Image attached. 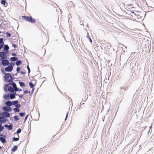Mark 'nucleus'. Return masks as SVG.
I'll use <instances>...</instances> for the list:
<instances>
[{
    "label": "nucleus",
    "mask_w": 154,
    "mask_h": 154,
    "mask_svg": "<svg viewBox=\"0 0 154 154\" xmlns=\"http://www.w3.org/2000/svg\"><path fill=\"white\" fill-rule=\"evenodd\" d=\"M14 89L15 88H13L12 86H4V90L5 92H7L8 91H9L10 92L15 91Z\"/></svg>",
    "instance_id": "nucleus-5"
},
{
    "label": "nucleus",
    "mask_w": 154,
    "mask_h": 154,
    "mask_svg": "<svg viewBox=\"0 0 154 154\" xmlns=\"http://www.w3.org/2000/svg\"><path fill=\"white\" fill-rule=\"evenodd\" d=\"M2 115L5 117L8 118L10 116V113L8 112L4 111L2 112Z\"/></svg>",
    "instance_id": "nucleus-10"
},
{
    "label": "nucleus",
    "mask_w": 154,
    "mask_h": 154,
    "mask_svg": "<svg viewBox=\"0 0 154 154\" xmlns=\"http://www.w3.org/2000/svg\"><path fill=\"white\" fill-rule=\"evenodd\" d=\"M13 110L14 111V113L19 112L20 111V110L19 109V108H13Z\"/></svg>",
    "instance_id": "nucleus-30"
},
{
    "label": "nucleus",
    "mask_w": 154,
    "mask_h": 154,
    "mask_svg": "<svg viewBox=\"0 0 154 154\" xmlns=\"http://www.w3.org/2000/svg\"><path fill=\"white\" fill-rule=\"evenodd\" d=\"M22 17L26 21L32 23H35L36 20L33 18L31 16H28L25 15L22 16Z\"/></svg>",
    "instance_id": "nucleus-2"
},
{
    "label": "nucleus",
    "mask_w": 154,
    "mask_h": 154,
    "mask_svg": "<svg viewBox=\"0 0 154 154\" xmlns=\"http://www.w3.org/2000/svg\"><path fill=\"white\" fill-rule=\"evenodd\" d=\"M22 61L20 60H18L15 63V64L17 66H19L21 63Z\"/></svg>",
    "instance_id": "nucleus-23"
},
{
    "label": "nucleus",
    "mask_w": 154,
    "mask_h": 154,
    "mask_svg": "<svg viewBox=\"0 0 154 154\" xmlns=\"http://www.w3.org/2000/svg\"><path fill=\"white\" fill-rule=\"evenodd\" d=\"M0 66L2 64L3 66H7L9 65V61L6 59L1 58L0 59Z\"/></svg>",
    "instance_id": "nucleus-3"
},
{
    "label": "nucleus",
    "mask_w": 154,
    "mask_h": 154,
    "mask_svg": "<svg viewBox=\"0 0 154 154\" xmlns=\"http://www.w3.org/2000/svg\"><path fill=\"white\" fill-rule=\"evenodd\" d=\"M19 84L20 86L21 87H25L26 86V85L25 84V83L23 82H22L20 81L19 82Z\"/></svg>",
    "instance_id": "nucleus-22"
},
{
    "label": "nucleus",
    "mask_w": 154,
    "mask_h": 154,
    "mask_svg": "<svg viewBox=\"0 0 154 154\" xmlns=\"http://www.w3.org/2000/svg\"><path fill=\"white\" fill-rule=\"evenodd\" d=\"M18 59L17 57H12L10 58V60L11 62L16 61Z\"/></svg>",
    "instance_id": "nucleus-15"
},
{
    "label": "nucleus",
    "mask_w": 154,
    "mask_h": 154,
    "mask_svg": "<svg viewBox=\"0 0 154 154\" xmlns=\"http://www.w3.org/2000/svg\"><path fill=\"white\" fill-rule=\"evenodd\" d=\"M18 149L17 146V145H14L11 149V151L12 152H15Z\"/></svg>",
    "instance_id": "nucleus-17"
},
{
    "label": "nucleus",
    "mask_w": 154,
    "mask_h": 154,
    "mask_svg": "<svg viewBox=\"0 0 154 154\" xmlns=\"http://www.w3.org/2000/svg\"><path fill=\"white\" fill-rule=\"evenodd\" d=\"M3 98L5 100H9L10 99L9 94H8V93L7 94H4Z\"/></svg>",
    "instance_id": "nucleus-12"
},
{
    "label": "nucleus",
    "mask_w": 154,
    "mask_h": 154,
    "mask_svg": "<svg viewBox=\"0 0 154 154\" xmlns=\"http://www.w3.org/2000/svg\"><path fill=\"white\" fill-rule=\"evenodd\" d=\"M15 108H17L19 109L20 108V107L21 106V105L20 104H18L17 103L16 104V105H15Z\"/></svg>",
    "instance_id": "nucleus-34"
},
{
    "label": "nucleus",
    "mask_w": 154,
    "mask_h": 154,
    "mask_svg": "<svg viewBox=\"0 0 154 154\" xmlns=\"http://www.w3.org/2000/svg\"><path fill=\"white\" fill-rule=\"evenodd\" d=\"M131 84V82H130V80H129L128 82H126V84L125 85V86L128 88L129 87Z\"/></svg>",
    "instance_id": "nucleus-21"
},
{
    "label": "nucleus",
    "mask_w": 154,
    "mask_h": 154,
    "mask_svg": "<svg viewBox=\"0 0 154 154\" xmlns=\"http://www.w3.org/2000/svg\"><path fill=\"white\" fill-rule=\"evenodd\" d=\"M5 104L6 105V106H12L11 101H10L8 100L5 102Z\"/></svg>",
    "instance_id": "nucleus-16"
},
{
    "label": "nucleus",
    "mask_w": 154,
    "mask_h": 154,
    "mask_svg": "<svg viewBox=\"0 0 154 154\" xmlns=\"http://www.w3.org/2000/svg\"><path fill=\"white\" fill-rule=\"evenodd\" d=\"M0 140L2 143H6L5 139L4 138H3V137H2L1 136H0Z\"/></svg>",
    "instance_id": "nucleus-19"
},
{
    "label": "nucleus",
    "mask_w": 154,
    "mask_h": 154,
    "mask_svg": "<svg viewBox=\"0 0 154 154\" xmlns=\"http://www.w3.org/2000/svg\"><path fill=\"white\" fill-rule=\"evenodd\" d=\"M2 114L1 112H0V118H1L2 116Z\"/></svg>",
    "instance_id": "nucleus-51"
},
{
    "label": "nucleus",
    "mask_w": 154,
    "mask_h": 154,
    "mask_svg": "<svg viewBox=\"0 0 154 154\" xmlns=\"http://www.w3.org/2000/svg\"><path fill=\"white\" fill-rule=\"evenodd\" d=\"M34 80H35V83L34 84H33L32 82H29V85L30 86V88H32L34 87V86L36 84L37 82V80H35V79H34Z\"/></svg>",
    "instance_id": "nucleus-13"
},
{
    "label": "nucleus",
    "mask_w": 154,
    "mask_h": 154,
    "mask_svg": "<svg viewBox=\"0 0 154 154\" xmlns=\"http://www.w3.org/2000/svg\"><path fill=\"white\" fill-rule=\"evenodd\" d=\"M1 71L3 74L5 75L4 76L5 81L8 82H9V81L13 80V77L10 73H6L4 70H3L2 69Z\"/></svg>",
    "instance_id": "nucleus-1"
},
{
    "label": "nucleus",
    "mask_w": 154,
    "mask_h": 154,
    "mask_svg": "<svg viewBox=\"0 0 154 154\" xmlns=\"http://www.w3.org/2000/svg\"><path fill=\"white\" fill-rule=\"evenodd\" d=\"M152 125H151L150 127H149V129L150 130V129H151V128H152Z\"/></svg>",
    "instance_id": "nucleus-53"
},
{
    "label": "nucleus",
    "mask_w": 154,
    "mask_h": 154,
    "mask_svg": "<svg viewBox=\"0 0 154 154\" xmlns=\"http://www.w3.org/2000/svg\"><path fill=\"white\" fill-rule=\"evenodd\" d=\"M9 49V47L8 45H5L4 46V48L2 50V51H9L8 50Z\"/></svg>",
    "instance_id": "nucleus-18"
},
{
    "label": "nucleus",
    "mask_w": 154,
    "mask_h": 154,
    "mask_svg": "<svg viewBox=\"0 0 154 154\" xmlns=\"http://www.w3.org/2000/svg\"><path fill=\"white\" fill-rule=\"evenodd\" d=\"M11 55L12 56L16 57L17 56V54L15 53H12L11 54Z\"/></svg>",
    "instance_id": "nucleus-42"
},
{
    "label": "nucleus",
    "mask_w": 154,
    "mask_h": 154,
    "mask_svg": "<svg viewBox=\"0 0 154 154\" xmlns=\"http://www.w3.org/2000/svg\"><path fill=\"white\" fill-rule=\"evenodd\" d=\"M19 94H17L16 93V96H19Z\"/></svg>",
    "instance_id": "nucleus-57"
},
{
    "label": "nucleus",
    "mask_w": 154,
    "mask_h": 154,
    "mask_svg": "<svg viewBox=\"0 0 154 154\" xmlns=\"http://www.w3.org/2000/svg\"><path fill=\"white\" fill-rule=\"evenodd\" d=\"M13 69V68L10 66V65H8V66L6 67L5 68V70L7 72H11Z\"/></svg>",
    "instance_id": "nucleus-11"
},
{
    "label": "nucleus",
    "mask_w": 154,
    "mask_h": 154,
    "mask_svg": "<svg viewBox=\"0 0 154 154\" xmlns=\"http://www.w3.org/2000/svg\"><path fill=\"white\" fill-rule=\"evenodd\" d=\"M32 88V90H31V94H33L34 91V90H35V88L34 87H33V88Z\"/></svg>",
    "instance_id": "nucleus-45"
},
{
    "label": "nucleus",
    "mask_w": 154,
    "mask_h": 154,
    "mask_svg": "<svg viewBox=\"0 0 154 154\" xmlns=\"http://www.w3.org/2000/svg\"><path fill=\"white\" fill-rule=\"evenodd\" d=\"M8 82V83L5 84L4 85V86H11V85L13 88H15V87L17 86V85L13 81V80H11V81H9V82Z\"/></svg>",
    "instance_id": "nucleus-6"
},
{
    "label": "nucleus",
    "mask_w": 154,
    "mask_h": 154,
    "mask_svg": "<svg viewBox=\"0 0 154 154\" xmlns=\"http://www.w3.org/2000/svg\"><path fill=\"white\" fill-rule=\"evenodd\" d=\"M9 51H4L0 52V58L7 59L8 56H7V54L9 53Z\"/></svg>",
    "instance_id": "nucleus-4"
},
{
    "label": "nucleus",
    "mask_w": 154,
    "mask_h": 154,
    "mask_svg": "<svg viewBox=\"0 0 154 154\" xmlns=\"http://www.w3.org/2000/svg\"><path fill=\"white\" fill-rule=\"evenodd\" d=\"M14 121H17L19 119V117L16 115H15L14 117Z\"/></svg>",
    "instance_id": "nucleus-33"
},
{
    "label": "nucleus",
    "mask_w": 154,
    "mask_h": 154,
    "mask_svg": "<svg viewBox=\"0 0 154 154\" xmlns=\"http://www.w3.org/2000/svg\"><path fill=\"white\" fill-rule=\"evenodd\" d=\"M146 13H145V16H144L145 17L146 16Z\"/></svg>",
    "instance_id": "nucleus-63"
},
{
    "label": "nucleus",
    "mask_w": 154,
    "mask_h": 154,
    "mask_svg": "<svg viewBox=\"0 0 154 154\" xmlns=\"http://www.w3.org/2000/svg\"><path fill=\"white\" fill-rule=\"evenodd\" d=\"M4 127L7 129H8V130H12L13 129V125L12 123H10V124L9 125L5 124L4 125Z\"/></svg>",
    "instance_id": "nucleus-9"
},
{
    "label": "nucleus",
    "mask_w": 154,
    "mask_h": 154,
    "mask_svg": "<svg viewBox=\"0 0 154 154\" xmlns=\"http://www.w3.org/2000/svg\"><path fill=\"white\" fill-rule=\"evenodd\" d=\"M12 47H13L14 48H17V45L14 44H12Z\"/></svg>",
    "instance_id": "nucleus-44"
},
{
    "label": "nucleus",
    "mask_w": 154,
    "mask_h": 154,
    "mask_svg": "<svg viewBox=\"0 0 154 154\" xmlns=\"http://www.w3.org/2000/svg\"><path fill=\"white\" fill-rule=\"evenodd\" d=\"M20 116L21 117H23L26 115V113L24 112H20L19 113Z\"/></svg>",
    "instance_id": "nucleus-32"
},
{
    "label": "nucleus",
    "mask_w": 154,
    "mask_h": 154,
    "mask_svg": "<svg viewBox=\"0 0 154 154\" xmlns=\"http://www.w3.org/2000/svg\"><path fill=\"white\" fill-rule=\"evenodd\" d=\"M80 103L81 104H82V105L83 104H84V103H82L81 102Z\"/></svg>",
    "instance_id": "nucleus-56"
},
{
    "label": "nucleus",
    "mask_w": 154,
    "mask_h": 154,
    "mask_svg": "<svg viewBox=\"0 0 154 154\" xmlns=\"http://www.w3.org/2000/svg\"><path fill=\"white\" fill-rule=\"evenodd\" d=\"M2 147L0 146V149H2Z\"/></svg>",
    "instance_id": "nucleus-61"
},
{
    "label": "nucleus",
    "mask_w": 154,
    "mask_h": 154,
    "mask_svg": "<svg viewBox=\"0 0 154 154\" xmlns=\"http://www.w3.org/2000/svg\"><path fill=\"white\" fill-rule=\"evenodd\" d=\"M22 91V89L21 88H17V86H16V87H15L14 89V91L15 92L16 91Z\"/></svg>",
    "instance_id": "nucleus-26"
},
{
    "label": "nucleus",
    "mask_w": 154,
    "mask_h": 154,
    "mask_svg": "<svg viewBox=\"0 0 154 154\" xmlns=\"http://www.w3.org/2000/svg\"><path fill=\"white\" fill-rule=\"evenodd\" d=\"M68 116V113L67 112L66 114V118H67Z\"/></svg>",
    "instance_id": "nucleus-52"
},
{
    "label": "nucleus",
    "mask_w": 154,
    "mask_h": 154,
    "mask_svg": "<svg viewBox=\"0 0 154 154\" xmlns=\"http://www.w3.org/2000/svg\"><path fill=\"white\" fill-rule=\"evenodd\" d=\"M4 129V127L2 125V124L0 123V133H1Z\"/></svg>",
    "instance_id": "nucleus-31"
},
{
    "label": "nucleus",
    "mask_w": 154,
    "mask_h": 154,
    "mask_svg": "<svg viewBox=\"0 0 154 154\" xmlns=\"http://www.w3.org/2000/svg\"><path fill=\"white\" fill-rule=\"evenodd\" d=\"M67 119V118H66V117H65V121H66V119Z\"/></svg>",
    "instance_id": "nucleus-58"
},
{
    "label": "nucleus",
    "mask_w": 154,
    "mask_h": 154,
    "mask_svg": "<svg viewBox=\"0 0 154 154\" xmlns=\"http://www.w3.org/2000/svg\"><path fill=\"white\" fill-rule=\"evenodd\" d=\"M109 48H110L111 47V45H110V44H109Z\"/></svg>",
    "instance_id": "nucleus-62"
},
{
    "label": "nucleus",
    "mask_w": 154,
    "mask_h": 154,
    "mask_svg": "<svg viewBox=\"0 0 154 154\" xmlns=\"http://www.w3.org/2000/svg\"><path fill=\"white\" fill-rule=\"evenodd\" d=\"M12 105L15 106L18 103H19L17 100L11 101Z\"/></svg>",
    "instance_id": "nucleus-24"
},
{
    "label": "nucleus",
    "mask_w": 154,
    "mask_h": 154,
    "mask_svg": "<svg viewBox=\"0 0 154 154\" xmlns=\"http://www.w3.org/2000/svg\"><path fill=\"white\" fill-rule=\"evenodd\" d=\"M149 131H150V130H149V131H148V134H149Z\"/></svg>",
    "instance_id": "nucleus-59"
},
{
    "label": "nucleus",
    "mask_w": 154,
    "mask_h": 154,
    "mask_svg": "<svg viewBox=\"0 0 154 154\" xmlns=\"http://www.w3.org/2000/svg\"><path fill=\"white\" fill-rule=\"evenodd\" d=\"M79 106L80 107H81V105H80V106L79 105Z\"/></svg>",
    "instance_id": "nucleus-64"
},
{
    "label": "nucleus",
    "mask_w": 154,
    "mask_h": 154,
    "mask_svg": "<svg viewBox=\"0 0 154 154\" xmlns=\"http://www.w3.org/2000/svg\"><path fill=\"white\" fill-rule=\"evenodd\" d=\"M102 43H101V45H103V43L102 42L103 41H101Z\"/></svg>",
    "instance_id": "nucleus-60"
},
{
    "label": "nucleus",
    "mask_w": 154,
    "mask_h": 154,
    "mask_svg": "<svg viewBox=\"0 0 154 154\" xmlns=\"http://www.w3.org/2000/svg\"><path fill=\"white\" fill-rule=\"evenodd\" d=\"M9 63L11 64L10 66L13 68V67L15 65V63Z\"/></svg>",
    "instance_id": "nucleus-41"
},
{
    "label": "nucleus",
    "mask_w": 154,
    "mask_h": 154,
    "mask_svg": "<svg viewBox=\"0 0 154 154\" xmlns=\"http://www.w3.org/2000/svg\"><path fill=\"white\" fill-rule=\"evenodd\" d=\"M1 3L5 7H6L8 4L7 3V1L5 0H1Z\"/></svg>",
    "instance_id": "nucleus-14"
},
{
    "label": "nucleus",
    "mask_w": 154,
    "mask_h": 154,
    "mask_svg": "<svg viewBox=\"0 0 154 154\" xmlns=\"http://www.w3.org/2000/svg\"><path fill=\"white\" fill-rule=\"evenodd\" d=\"M3 46L2 45H0V51L3 48Z\"/></svg>",
    "instance_id": "nucleus-49"
},
{
    "label": "nucleus",
    "mask_w": 154,
    "mask_h": 154,
    "mask_svg": "<svg viewBox=\"0 0 154 154\" xmlns=\"http://www.w3.org/2000/svg\"><path fill=\"white\" fill-rule=\"evenodd\" d=\"M4 44V41L3 39L2 38H0V45H2L3 46Z\"/></svg>",
    "instance_id": "nucleus-28"
},
{
    "label": "nucleus",
    "mask_w": 154,
    "mask_h": 154,
    "mask_svg": "<svg viewBox=\"0 0 154 154\" xmlns=\"http://www.w3.org/2000/svg\"><path fill=\"white\" fill-rule=\"evenodd\" d=\"M27 68L28 70V74L29 75V73L30 72V69L29 67V65H28L27 66Z\"/></svg>",
    "instance_id": "nucleus-35"
},
{
    "label": "nucleus",
    "mask_w": 154,
    "mask_h": 154,
    "mask_svg": "<svg viewBox=\"0 0 154 154\" xmlns=\"http://www.w3.org/2000/svg\"><path fill=\"white\" fill-rule=\"evenodd\" d=\"M21 69V68L20 67H17V69H16V71L17 73H19L20 72V70Z\"/></svg>",
    "instance_id": "nucleus-39"
},
{
    "label": "nucleus",
    "mask_w": 154,
    "mask_h": 154,
    "mask_svg": "<svg viewBox=\"0 0 154 154\" xmlns=\"http://www.w3.org/2000/svg\"><path fill=\"white\" fill-rule=\"evenodd\" d=\"M9 109H8V112H11L12 111V109H11V108L10 107V106H9V108H8Z\"/></svg>",
    "instance_id": "nucleus-47"
},
{
    "label": "nucleus",
    "mask_w": 154,
    "mask_h": 154,
    "mask_svg": "<svg viewBox=\"0 0 154 154\" xmlns=\"http://www.w3.org/2000/svg\"><path fill=\"white\" fill-rule=\"evenodd\" d=\"M19 97L20 98H22L23 97V94L19 95Z\"/></svg>",
    "instance_id": "nucleus-46"
},
{
    "label": "nucleus",
    "mask_w": 154,
    "mask_h": 154,
    "mask_svg": "<svg viewBox=\"0 0 154 154\" xmlns=\"http://www.w3.org/2000/svg\"><path fill=\"white\" fill-rule=\"evenodd\" d=\"M87 34L88 35L86 36V37L89 39L90 42L92 44V40L90 38V36L88 34V33H87Z\"/></svg>",
    "instance_id": "nucleus-29"
},
{
    "label": "nucleus",
    "mask_w": 154,
    "mask_h": 154,
    "mask_svg": "<svg viewBox=\"0 0 154 154\" xmlns=\"http://www.w3.org/2000/svg\"><path fill=\"white\" fill-rule=\"evenodd\" d=\"M125 87H124V88H123L122 87H121V91H120V92H121V93H120V94L121 95V96L122 97L123 96H124V92L122 94L121 93V92H122V89H124L125 90V91H126L127 90V89H128V88H126Z\"/></svg>",
    "instance_id": "nucleus-20"
},
{
    "label": "nucleus",
    "mask_w": 154,
    "mask_h": 154,
    "mask_svg": "<svg viewBox=\"0 0 154 154\" xmlns=\"http://www.w3.org/2000/svg\"><path fill=\"white\" fill-rule=\"evenodd\" d=\"M131 12L132 13V14H134V12L133 11H131Z\"/></svg>",
    "instance_id": "nucleus-54"
},
{
    "label": "nucleus",
    "mask_w": 154,
    "mask_h": 154,
    "mask_svg": "<svg viewBox=\"0 0 154 154\" xmlns=\"http://www.w3.org/2000/svg\"><path fill=\"white\" fill-rule=\"evenodd\" d=\"M24 94L29 93L30 94V91H29L28 90H24Z\"/></svg>",
    "instance_id": "nucleus-36"
},
{
    "label": "nucleus",
    "mask_w": 154,
    "mask_h": 154,
    "mask_svg": "<svg viewBox=\"0 0 154 154\" xmlns=\"http://www.w3.org/2000/svg\"><path fill=\"white\" fill-rule=\"evenodd\" d=\"M29 116V114H27V115H26L25 117V118L24 119V122H26V120L27 119L28 117V116Z\"/></svg>",
    "instance_id": "nucleus-40"
},
{
    "label": "nucleus",
    "mask_w": 154,
    "mask_h": 154,
    "mask_svg": "<svg viewBox=\"0 0 154 154\" xmlns=\"http://www.w3.org/2000/svg\"><path fill=\"white\" fill-rule=\"evenodd\" d=\"M17 136L18 137H13L12 138V140L13 141H18L19 139V135H17Z\"/></svg>",
    "instance_id": "nucleus-25"
},
{
    "label": "nucleus",
    "mask_w": 154,
    "mask_h": 154,
    "mask_svg": "<svg viewBox=\"0 0 154 154\" xmlns=\"http://www.w3.org/2000/svg\"><path fill=\"white\" fill-rule=\"evenodd\" d=\"M98 47L99 48H100L102 50H103V48H102V47L101 46H100V47L99 46H98Z\"/></svg>",
    "instance_id": "nucleus-50"
},
{
    "label": "nucleus",
    "mask_w": 154,
    "mask_h": 154,
    "mask_svg": "<svg viewBox=\"0 0 154 154\" xmlns=\"http://www.w3.org/2000/svg\"><path fill=\"white\" fill-rule=\"evenodd\" d=\"M0 136L3 137V138H4L5 139L6 138V136L5 135H3L2 134H0Z\"/></svg>",
    "instance_id": "nucleus-43"
},
{
    "label": "nucleus",
    "mask_w": 154,
    "mask_h": 154,
    "mask_svg": "<svg viewBox=\"0 0 154 154\" xmlns=\"http://www.w3.org/2000/svg\"><path fill=\"white\" fill-rule=\"evenodd\" d=\"M16 93L14 92H9L8 93V94H9L10 99L11 100H13L16 97Z\"/></svg>",
    "instance_id": "nucleus-7"
},
{
    "label": "nucleus",
    "mask_w": 154,
    "mask_h": 154,
    "mask_svg": "<svg viewBox=\"0 0 154 154\" xmlns=\"http://www.w3.org/2000/svg\"><path fill=\"white\" fill-rule=\"evenodd\" d=\"M8 120V119L2 116L0 118V123L2 124V125L3 123H5L7 122Z\"/></svg>",
    "instance_id": "nucleus-8"
},
{
    "label": "nucleus",
    "mask_w": 154,
    "mask_h": 154,
    "mask_svg": "<svg viewBox=\"0 0 154 154\" xmlns=\"http://www.w3.org/2000/svg\"><path fill=\"white\" fill-rule=\"evenodd\" d=\"M20 73L23 75H24L26 73V72L21 71L20 72Z\"/></svg>",
    "instance_id": "nucleus-48"
},
{
    "label": "nucleus",
    "mask_w": 154,
    "mask_h": 154,
    "mask_svg": "<svg viewBox=\"0 0 154 154\" xmlns=\"http://www.w3.org/2000/svg\"><path fill=\"white\" fill-rule=\"evenodd\" d=\"M21 131V129L20 128H18L17 131L16 133L17 134H19L20 133Z\"/></svg>",
    "instance_id": "nucleus-38"
},
{
    "label": "nucleus",
    "mask_w": 154,
    "mask_h": 154,
    "mask_svg": "<svg viewBox=\"0 0 154 154\" xmlns=\"http://www.w3.org/2000/svg\"><path fill=\"white\" fill-rule=\"evenodd\" d=\"M5 34L6 35V36L8 37H10L11 36V34L9 32H7Z\"/></svg>",
    "instance_id": "nucleus-37"
},
{
    "label": "nucleus",
    "mask_w": 154,
    "mask_h": 154,
    "mask_svg": "<svg viewBox=\"0 0 154 154\" xmlns=\"http://www.w3.org/2000/svg\"><path fill=\"white\" fill-rule=\"evenodd\" d=\"M9 106H5L3 107V109L5 111L8 112V108H9Z\"/></svg>",
    "instance_id": "nucleus-27"
},
{
    "label": "nucleus",
    "mask_w": 154,
    "mask_h": 154,
    "mask_svg": "<svg viewBox=\"0 0 154 154\" xmlns=\"http://www.w3.org/2000/svg\"><path fill=\"white\" fill-rule=\"evenodd\" d=\"M17 75V73H16L15 74L13 75H14V76H15V75Z\"/></svg>",
    "instance_id": "nucleus-55"
}]
</instances>
